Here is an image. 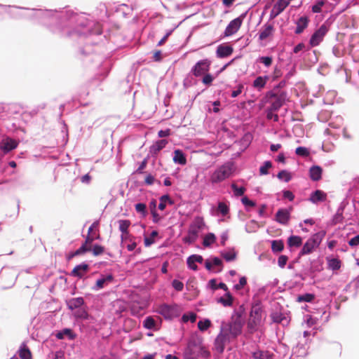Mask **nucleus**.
<instances>
[{"label":"nucleus","mask_w":359,"mask_h":359,"mask_svg":"<svg viewBox=\"0 0 359 359\" xmlns=\"http://www.w3.org/2000/svg\"><path fill=\"white\" fill-rule=\"evenodd\" d=\"M327 266L333 271L339 270L341 266V262L337 258L327 257Z\"/></svg>","instance_id":"a878e982"},{"label":"nucleus","mask_w":359,"mask_h":359,"mask_svg":"<svg viewBox=\"0 0 359 359\" xmlns=\"http://www.w3.org/2000/svg\"><path fill=\"white\" fill-rule=\"evenodd\" d=\"M241 201H242V203L246 206L254 207L255 205V202L250 200L246 196L243 197Z\"/></svg>","instance_id":"338daca9"},{"label":"nucleus","mask_w":359,"mask_h":359,"mask_svg":"<svg viewBox=\"0 0 359 359\" xmlns=\"http://www.w3.org/2000/svg\"><path fill=\"white\" fill-rule=\"evenodd\" d=\"M318 72L319 74H320L322 75H327L330 72V69H329V67L327 65H324V66L320 67L318 69Z\"/></svg>","instance_id":"69168bd1"},{"label":"nucleus","mask_w":359,"mask_h":359,"mask_svg":"<svg viewBox=\"0 0 359 359\" xmlns=\"http://www.w3.org/2000/svg\"><path fill=\"white\" fill-rule=\"evenodd\" d=\"M233 297L229 291H226L224 297L218 299L217 302L222 304L224 306H231L233 304Z\"/></svg>","instance_id":"412c9836"},{"label":"nucleus","mask_w":359,"mask_h":359,"mask_svg":"<svg viewBox=\"0 0 359 359\" xmlns=\"http://www.w3.org/2000/svg\"><path fill=\"white\" fill-rule=\"evenodd\" d=\"M278 178L280 180H284L287 182L291 180V175L286 170H281L277 175Z\"/></svg>","instance_id":"37998d69"},{"label":"nucleus","mask_w":359,"mask_h":359,"mask_svg":"<svg viewBox=\"0 0 359 359\" xmlns=\"http://www.w3.org/2000/svg\"><path fill=\"white\" fill-rule=\"evenodd\" d=\"M19 356L21 359H32V355L26 344H22L19 349Z\"/></svg>","instance_id":"4be33fe9"},{"label":"nucleus","mask_w":359,"mask_h":359,"mask_svg":"<svg viewBox=\"0 0 359 359\" xmlns=\"http://www.w3.org/2000/svg\"><path fill=\"white\" fill-rule=\"evenodd\" d=\"M216 241V236L212 233H208L203 238V245L205 247H209L214 243Z\"/></svg>","instance_id":"e433bc0d"},{"label":"nucleus","mask_w":359,"mask_h":359,"mask_svg":"<svg viewBox=\"0 0 359 359\" xmlns=\"http://www.w3.org/2000/svg\"><path fill=\"white\" fill-rule=\"evenodd\" d=\"M100 233H97L96 236L93 235H87L85 239L84 243L82 244L87 248H90V250L91 251L92 248V243L95 239H100Z\"/></svg>","instance_id":"72a5a7b5"},{"label":"nucleus","mask_w":359,"mask_h":359,"mask_svg":"<svg viewBox=\"0 0 359 359\" xmlns=\"http://www.w3.org/2000/svg\"><path fill=\"white\" fill-rule=\"evenodd\" d=\"M172 160L175 163H178L182 165H184L187 163V158L185 155L180 149L175 150Z\"/></svg>","instance_id":"a211bd4d"},{"label":"nucleus","mask_w":359,"mask_h":359,"mask_svg":"<svg viewBox=\"0 0 359 359\" xmlns=\"http://www.w3.org/2000/svg\"><path fill=\"white\" fill-rule=\"evenodd\" d=\"M262 318V310L259 305L253 306L251 309L250 317L248 321V329L252 333L257 330L261 325Z\"/></svg>","instance_id":"f03ea898"},{"label":"nucleus","mask_w":359,"mask_h":359,"mask_svg":"<svg viewBox=\"0 0 359 359\" xmlns=\"http://www.w3.org/2000/svg\"><path fill=\"white\" fill-rule=\"evenodd\" d=\"M329 29V25L324 23L321 27L316 31V46H317L322 40Z\"/></svg>","instance_id":"4468645a"},{"label":"nucleus","mask_w":359,"mask_h":359,"mask_svg":"<svg viewBox=\"0 0 359 359\" xmlns=\"http://www.w3.org/2000/svg\"><path fill=\"white\" fill-rule=\"evenodd\" d=\"M348 244L351 246H357L359 245V235L352 238L349 241Z\"/></svg>","instance_id":"774afa93"},{"label":"nucleus","mask_w":359,"mask_h":359,"mask_svg":"<svg viewBox=\"0 0 359 359\" xmlns=\"http://www.w3.org/2000/svg\"><path fill=\"white\" fill-rule=\"evenodd\" d=\"M325 231L323 230L316 233V245L318 242L320 243L323 240L325 236Z\"/></svg>","instance_id":"0e129e2a"},{"label":"nucleus","mask_w":359,"mask_h":359,"mask_svg":"<svg viewBox=\"0 0 359 359\" xmlns=\"http://www.w3.org/2000/svg\"><path fill=\"white\" fill-rule=\"evenodd\" d=\"M198 236L196 235L192 234L188 230V234L187 236L184 238V241L187 243H192L195 242L197 239Z\"/></svg>","instance_id":"3c124183"},{"label":"nucleus","mask_w":359,"mask_h":359,"mask_svg":"<svg viewBox=\"0 0 359 359\" xmlns=\"http://www.w3.org/2000/svg\"><path fill=\"white\" fill-rule=\"evenodd\" d=\"M210 326L211 322L208 319H206L205 320H200L198 323V327L202 332L207 330Z\"/></svg>","instance_id":"ea45409f"},{"label":"nucleus","mask_w":359,"mask_h":359,"mask_svg":"<svg viewBox=\"0 0 359 359\" xmlns=\"http://www.w3.org/2000/svg\"><path fill=\"white\" fill-rule=\"evenodd\" d=\"M273 31V27L271 24H266L264 26L263 29L261 30L259 38L260 40H264L270 35L272 34Z\"/></svg>","instance_id":"aec40b11"},{"label":"nucleus","mask_w":359,"mask_h":359,"mask_svg":"<svg viewBox=\"0 0 359 359\" xmlns=\"http://www.w3.org/2000/svg\"><path fill=\"white\" fill-rule=\"evenodd\" d=\"M168 144V140H161L156 141L151 147V151L154 154H158L161 149H163Z\"/></svg>","instance_id":"b1692460"},{"label":"nucleus","mask_w":359,"mask_h":359,"mask_svg":"<svg viewBox=\"0 0 359 359\" xmlns=\"http://www.w3.org/2000/svg\"><path fill=\"white\" fill-rule=\"evenodd\" d=\"M253 359H273V355L269 351H258L252 354Z\"/></svg>","instance_id":"cd10ccee"},{"label":"nucleus","mask_w":359,"mask_h":359,"mask_svg":"<svg viewBox=\"0 0 359 359\" xmlns=\"http://www.w3.org/2000/svg\"><path fill=\"white\" fill-rule=\"evenodd\" d=\"M118 229L121 231V240H123V236H128V228L130 226V221L128 219H120L118 221Z\"/></svg>","instance_id":"f3484780"},{"label":"nucleus","mask_w":359,"mask_h":359,"mask_svg":"<svg viewBox=\"0 0 359 359\" xmlns=\"http://www.w3.org/2000/svg\"><path fill=\"white\" fill-rule=\"evenodd\" d=\"M90 248H87L84 245H81V246L74 252V255H76L77 256H79L81 255H83L86 252H90Z\"/></svg>","instance_id":"13d9d810"},{"label":"nucleus","mask_w":359,"mask_h":359,"mask_svg":"<svg viewBox=\"0 0 359 359\" xmlns=\"http://www.w3.org/2000/svg\"><path fill=\"white\" fill-rule=\"evenodd\" d=\"M202 76V82L204 85L210 86L212 84L214 80V77L212 76V74L208 72L203 74Z\"/></svg>","instance_id":"49530a36"},{"label":"nucleus","mask_w":359,"mask_h":359,"mask_svg":"<svg viewBox=\"0 0 359 359\" xmlns=\"http://www.w3.org/2000/svg\"><path fill=\"white\" fill-rule=\"evenodd\" d=\"M243 321L240 314H236L232 317L231 322L226 325L227 327H224L225 330H228V334H231L233 337H236L242 332Z\"/></svg>","instance_id":"7ed1b4c3"},{"label":"nucleus","mask_w":359,"mask_h":359,"mask_svg":"<svg viewBox=\"0 0 359 359\" xmlns=\"http://www.w3.org/2000/svg\"><path fill=\"white\" fill-rule=\"evenodd\" d=\"M173 201L170 198L168 195H163L160 197V203L158 205V208L161 210H163L165 208L167 203L172 205L173 204Z\"/></svg>","instance_id":"f704fd0d"},{"label":"nucleus","mask_w":359,"mask_h":359,"mask_svg":"<svg viewBox=\"0 0 359 359\" xmlns=\"http://www.w3.org/2000/svg\"><path fill=\"white\" fill-rule=\"evenodd\" d=\"M91 251L94 256H98L104 252V248L100 245H95L93 248H91Z\"/></svg>","instance_id":"de8ad7c7"},{"label":"nucleus","mask_w":359,"mask_h":359,"mask_svg":"<svg viewBox=\"0 0 359 359\" xmlns=\"http://www.w3.org/2000/svg\"><path fill=\"white\" fill-rule=\"evenodd\" d=\"M159 313L166 318H171L173 316V309L166 304L162 305L159 307Z\"/></svg>","instance_id":"393cba45"},{"label":"nucleus","mask_w":359,"mask_h":359,"mask_svg":"<svg viewBox=\"0 0 359 359\" xmlns=\"http://www.w3.org/2000/svg\"><path fill=\"white\" fill-rule=\"evenodd\" d=\"M84 303V300L82 297L73 298L70 299L68 303V307L71 310L81 307Z\"/></svg>","instance_id":"bb28decb"},{"label":"nucleus","mask_w":359,"mask_h":359,"mask_svg":"<svg viewBox=\"0 0 359 359\" xmlns=\"http://www.w3.org/2000/svg\"><path fill=\"white\" fill-rule=\"evenodd\" d=\"M247 284V279L245 277H241L239 280L238 284L234 285V289L236 290H241L245 285Z\"/></svg>","instance_id":"5fc2aeb1"},{"label":"nucleus","mask_w":359,"mask_h":359,"mask_svg":"<svg viewBox=\"0 0 359 359\" xmlns=\"http://www.w3.org/2000/svg\"><path fill=\"white\" fill-rule=\"evenodd\" d=\"M271 318L274 323H280L283 321L285 317L280 313L275 312L271 314Z\"/></svg>","instance_id":"603ef678"},{"label":"nucleus","mask_w":359,"mask_h":359,"mask_svg":"<svg viewBox=\"0 0 359 359\" xmlns=\"http://www.w3.org/2000/svg\"><path fill=\"white\" fill-rule=\"evenodd\" d=\"M187 265L191 269L194 271H196L198 269V266L196 264V262L193 259H191V256L187 259Z\"/></svg>","instance_id":"052dcab7"},{"label":"nucleus","mask_w":359,"mask_h":359,"mask_svg":"<svg viewBox=\"0 0 359 359\" xmlns=\"http://www.w3.org/2000/svg\"><path fill=\"white\" fill-rule=\"evenodd\" d=\"M228 335V330L222 327L219 334L215 340V348L218 353H222L224 351Z\"/></svg>","instance_id":"39448f33"},{"label":"nucleus","mask_w":359,"mask_h":359,"mask_svg":"<svg viewBox=\"0 0 359 359\" xmlns=\"http://www.w3.org/2000/svg\"><path fill=\"white\" fill-rule=\"evenodd\" d=\"M295 154L298 156L307 157L309 156V151L307 148L304 147H299L295 150Z\"/></svg>","instance_id":"a18cd8bd"},{"label":"nucleus","mask_w":359,"mask_h":359,"mask_svg":"<svg viewBox=\"0 0 359 359\" xmlns=\"http://www.w3.org/2000/svg\"><path fill=\"white\" fill-rule=\"evenodd\" d=\"M213 266L217 267V272H220L222 270L223 264L222 261L218 257H214L212 260L206 259L205 262V267L207 270L210 271L213 269Z\"/></svg>","instance_id":"9b49d317"},{"label":"nucleus","mask_w":359,"mask_h":359,"mask_svg":"<svg viewBox=\"0 0 359 359\" xmlns=\"http://www.w3.org/2000/svg\"><path fill=\"white\" fill-rule=\"evenodd\" d=\"M273 111H271V108H269L266 114V117L268 119H273L274 121H278V116L276 114H273Z\"/></svg>","instance_id":"680f3d73"},{"label":"nucleus","mask_w":359,"mask_h":359,"mask_svg":"<svg viewBox=\"0 0 359 359\" xmlns=\"http://www.w3.org/2000/svg\"><path fill=\"white\" fill-rule=\"evenodd\" d=\"M211 61L208 59H203L198 61L191 68V73L195 77H201L210 71Z\"/></svg>","instance_id":"20e7f679"},{"label":"nucleus","mask_w":359,"mask_h":359,"mask_svg":"<svg viewBox=\"0 0 359 359\" xmlns=\"http://www.w3.org/2000/svg\"><path fill=\"white\" fill-rule=\"evenodd\" d=\"M302 243V239L298 236H291L288 238L287 244L290 247H299Z\"/></svg>","instance_id":"7c9ffc66"},{"label":"nucleus","mask_w":359,"mask_h":359,"mask_svg":"<svg viewBox=\"0 0 359 359\" xmlns=\"http://www.w3.org/2000/svg\"><path fill=\"white\" fill-rule=\"evenodd\" d=\"M285 97L286 95L285 93L272 95L270 107L271 111H278L284 104Z\"/></svg>","instance_id":"9d476101"},{"label":"nucleus","mask_w":359,"mask_h":359,"mask_svg":"<svg viewBox=\"0 0 359 359\" xmlns=\"http://www.w3.org/2000/svg\"><path fill=\"white\" fill-rule=\"evenodd\" d=\"M135 210L138 213H141L143 216H146L147 214V205L145 203H137L135 206Z\"/></svg>","instance_id":"c03bdc74"},{"label":"nucleus","mask_w":359,"mask_h":359,"mask_svg":"<svg viewBox=\"0 0 359 359\" xmlns=\"http://www.w3.org/2000/svg\"><path fill=\"white\" fill-rule=\"evenodd\" d=\"M221 255L227 262L233 261L236 258V252L233 249L222 252Z\"/></svg>","instance_id":"c9c22d12"},{"label":"nucleus","mask_w":359,"mask_h":359,"mask_svg":"<svg viewBox=\"0 0 359 359\" xmlns=\"http://www.w3.org/2000/svg\"><path fill=\"white\" fill-rule=\"evenodd\" d=\"M65 337H67L70 339L75 338V334L72 332V330L66 328L56 334V337L58 339H63Z\"/></svg>","instance_id":"c756f323"},{"label":"nucleus","mask_w":359,"mask_h":359,"mask_svg":"<svg viewBox=\"0 0 359 359\" xmlns=\"http://www.w3.org/2000/svg\"><path fill=\"white\" fill-rule=\"evenodd\" d=\"M243 89V85L239 84L237 87V89L232 91L231 96L232 97H236L242 93Z\"/></svg>","instance_id":"e2e57ef3"},{"label":"nucleus","mask_w":359,"mask_h":359,"mask_svg":"<svg viewBox=\"0 0 359 359\" xmlns=\"http://www.w3.org/2000/svg\"><path fill=\"white\" fill-rule=\"evenodd\" d=\"M208 285H209L210 287L214 290L219 288V289L224 290L226 292L228 291V287L226 286V285L223 283H220L217 284L216 279L210 280L208 282Z\"/></svg>","instance_id":"2f4dec72"},{"label":"nucleus","mask_w":359,"mask_h":359,"mask_svg":"<svg viewBox=\"0 0 359 359\" xmlns=\"http://www.w3.org/2000/svg\"><path fill=\"white\" fill-rule=\"evenodd\" d=\"M18 145V142L10 137H6L2 140L0 142V149L4 154H7L11 151L15 149Z\"/></svg>","instance_id":"1a4fd4ad"},{"label":"nucleus","mask_w":359,"mask_h":359,"mask_svg":"<svg viewBox=\"0 0 359 359\" xmlns=\"http://www.w3.org/2000/svg\"><path fill=\"white\" fill-rule=\"evenodd\" d=\"M172 287L177 290V291H182L184 288V284L182 282L178 280H173L172 283Z\"/></svg>","instance_id":"6e6d98bb"},{"label":"nucleus","mask_w":359,"mask_h":359,"mask_svg":"<svg viewBox=\"0 0 359 359\" xmlns=\"http://www.w3.org/2000/svg\"><path fill=\"white\" fill-rule=\"evenodd\" d=\"M143 325L145 328L151 330L154 329L156 326V321L151 316H148L143 322Z\"/></svg>","instance_id":"4c0bfd02"},{"label":"nucleus","mask_w":359,"mask_h":359,"mask_svg":"<svg viewBox=\"0 0 359 359\" xmlns=\"http://www.w3.org/2000/svg\"><path fill=\"white\" fill-rule=\"evenodd\" d=\"M309 21V20L306 16H302L299 18L297 22L295 33L297 34H301L307 27Z\"/></svg>","instance_id":"dca6fc26"},{"label":"nucleus","mask_w":359,"mask_h":359,"mask_svg":"<svg viewBox=\"0 0 359 359\" xmlns=\"http://www.w3.org/2000/svg\"><path fill=\"white\" fill-rule=\"evenodd\" d=\"M217 211L219 212L223 216H225L229 213V208L225 203L219 202L217 206Z\"/></svg>","instance_id":"a19ab883"},{"label":"nucleus","mask_w":359,"mask_h":359,"mask_svg":"<svg viewBox=\"0 0 359 359\" xmlns=\"http://www.w3.org/2000/svg\"><path fill=\"white\" fill-rule=\"evenodd\" d=\"M272 167L271 161H267L264 163V165L259 168V173L261 175H267L269 173V169Z\"/></svg>","instance_id":"79ce46f5"},{"label":"nucleus","mask_w":359,"mask_h":359,"mask_svg":"<svg viewBox=\"0 0 359 359\" xmlns=\"http://www.w3.org/2000/svg\"><path fill=\"white\" fill-rule=\"evenodd\" d=\"M288 260V257L286 255H280L278 259V264L280 267L283 268L287 262Z\"/></svg>","instance_id":"4d7b16f0"},{"label":"nucleus","mask_w":359,"mask_h":359,"mask_svg":"<svg viewBox=\"0 0 359 359\" xmlns=\"http://www.w3.org/2000/svg\"><path fill=\"white\" fill-rule=\"evenodd\" d=\"M231 188L234 192L235 196H243L245 191V189L244 187L238 188L236 184H231Z\"/></svg>","instance_id":"09e8293b"},{"label":"nucleus","mask_w":359,"mask_h":359,"mask_svg":"<svg viewBox=\"0 0 359 359\" xmlns=\"http://www.w3.org/2000/svg\"><path fill=\"white\" fill-rule=\"evenodd\" d=\"M233 172L232 165L226 163L216 169L210 175V181L212 184H217L229 178Z\"/></svg>","instance_id":"f257e3e1"},{"label":"nucleus","mask_w":359,"mask_h":359,"mask_svg":"<svg viewBox=\"0 0 359 359\" xmlns=\"http://www.w3.org/2000/svg\"><path fill=\"white\" fill-rule=\"evenodd\" d=\"M113 280L114 277L111 274H109L103 278L97 280L95 283V289L99 290L103 288L105 285L112 282Z\"/></svg>","instance_id":"6ab92c4d"},{"label":"nucleus","mask_w":359,"mask_h":359,"mask_svg":"<svg viewBox=\"0 0 359 359\" xmlns=\"http://www.w3.org/2000/svg\"><path fill=\"white\" fill-rule=\"evenodd\" d=\"M327 200V194L322 190H316V203L325 202Z\"/></svg>","instance_id":"58836bf2"},{"label":"nucleus","mask_w":359,"mask_h":359,"mask_svg":"<svg viewBox=\"0 0 359 359\" xmlns=\"http://www.w3.org/2000/svg\"><path fill=\"white\" fill-rule=\"evenodd\" d=\"M269 80L268 76H258L253 81L252 86L258 90L262 89L266 84L267 81Z\"/></svg>","instance_id":"5701e85b"},{"label":"nucleus","mask_w":359,"mask_h":359,"mask_svg":"<svg viewBox=\"0 0 359 359\" xmlns=\"http://www.w3.org/2000/svg\"><path fill=\"white\" fill-rule=\"evenodd\" d=\"M182 319L184 322H187L188 320H190L191 322L194 323L196 320V315L193 313H190L189 316L184 315L182 316Z\"/></svg>","instance_id":"bf43d9fd"},{"label":"nucleus","mask_w":359,"mask_h":359,"mask_svg":"<svg viewBox=\"0 0 359 359\" xmlns=\"http://www.w3.org/2000/svg\"><path fill=\"white\" fill-rule=\"evenodd\" d=\"M314 248V238H311L308 240V241L304 245L301 255H307L312 252V250Z\"/></svg>","instance_id":"c85d7f7f"},{"label":"nucleus","mask_w":359,"mask_h":359,"mask_svg":"<svg viewBox=\"0 0 359 359\" xmlns=\"http://www.w3.org/2000/svg\"><path fill=\"white\" fill-rule=\"evenodd\" d=\"M205 225V222L203 217H196L191 224L189 225V231L192 234L198 236L200 231L204 228Z\"/></svg>","instance_id":"6e6552de"},{"label":"nucleus","mask_w":359,"mask_h":359,"mask_svg":"<svg viewBox=\"0 0 359 359\" xmlns=\"http://www.w3.org/2000/svg\"><path fill=\"white\" fill-rule=\"evenodd\" d=\"M233 48L230 46L220 45L217 48V55L219 57H226L233 53Z\"/></svg>","instance_id":"2eb2a0df"},{"label":"nucleus","mask_w":359,"mask_h":359,"mask_svg":"<svg viewBox=\"0 0 359 359\" xmlns=\"http://www.w3.org/2000/svg\"><path fill=\"white\" fill-rule=\"evenodd\" d=\"M243 18V15H241L231 20L225 29L224 35L229 36L236 33L242 25Z\"/></svg>","instance_id":"423d86ee"},{"label":"nucleus","mask_w":359,"mask_h":359,"mask_svg":"<svg viewBox=\"0 0 359 359\" xmlns=\"http://www.w3.org/2000/svg\"><path fill=\"white\" fill-rule=\"evenodd\" d=\"M276 219L281 224H287L290 219V212L285 209H280L276 214Z\"/></svg>","instance_id":"ddd939ff"},{"label":"nucleus","mask_w":359,"mask_h":359,"mask_svg":"<svg viewBox=\"0 0 359 359\" xmlns=\"http://www.w3.org/2000/svg\"><path fill=\"white\" fill-rule=\"evenodd\" d=\"M313 297H314V295L312 294H304L298 296L297 301L299 302H309L313 299Z\"/></svg>","instance_id":"8fccbe9b"},{"label":"nucleus","mask_w":359,"mask_h":359,"mask_svg":"<svg viewBox=\"0 0 359 359\" xmlns=\"http://www.w3.org/2000/svg\"><path fill=\"white\" fill-rule=\"evenodd\" d=\"M284 249V243L282 240H274L271 242V250L273 252H280Z\"/></svg>","instance_id":"473e14b6"},{"label":"nucleus","mask_w":359,"mask_h":359,"mask_svg":"<svg viewBox=\"0 0 359 359\" xmlns=\"http://www.w3.org/2000/svg\"><path fill=\"white\" fill-rule=\"evenodd\" d=\"M289 4L288 0H278L271 11V18H275L279 15L287 7Z\"/></svg>","instance_id":"0eeeda50"},{"label":"nucleus","mask_w":359,"mask_h":359,"mask_svg":"<svg viewBox=\"0 0 359 359\" xmlns=\"http://www.w3.org/2000/svg\"><path fill=\"white\" fill-rule=\"evenodd\" d=\"M89 265L85 263L76 266L71 274L74 277L82 278L88 271Z\"/></svg>","instance_id":"f8f14e48"},{"label":"nucleus","mask_w":359,"mask_h":359,"mask_svg":"<svg viewBox=\"0 0 359 359\" xmlns=\"http://www.w3.org/2000/svg\"><path fill=\"white\" fill-rule=\"evenodd\" d=\"M260 62L263 63L266 67H270L272 64L273 59L271 57H259Z\"/></svg>","instance_id":"864d4df0"}]
</instances>
